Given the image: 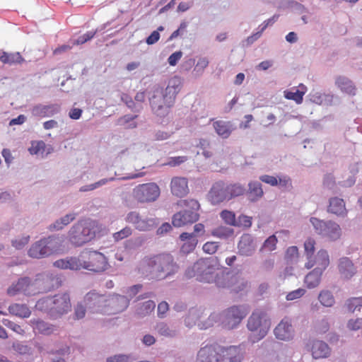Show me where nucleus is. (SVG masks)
Masks as SVG:
<instances>
[{
	"mask_svg": "<svg viewBox=\"0 0 362 362\" xmlns=\"http://www.w3.org/2000/svg\"><path fill=\"white\" fill-rule=\"evenodd\" d=\"M83 303L88 310L92 313H105L106 296L100 294L95 291H90L87 293L83 299Z\"/></svg>",
	"mask_w": 362,
	"mask_h": 362,
	"instance_id": "obj_15",
	"label": "nucleus"
},
{
	"mask_svg": "<svg viewBox=\"0 0 362 362\" xmlns=\"http://www.w3.org/2000/svg\"><path fill=\"white\" fill-rule=\"evenodd\" d=\"M309 97L312 102L320 105H328L331 101L329 95L325 92H312Z\"/></svg>",
	"mask_w": 362,
	"mask_h": 362,
	"instance_id": "obj_42",
	"label": "nucleus"
},
{
	"mask_svg": "<svg viewBox=\"0 0 362 362\" xmlns=\"http://www.w3.org/2000/svg\"><path fill=\"white\" fill-rule=\"evenodd\" d=\"M150 105L160 124L168 125L171 120L170 108L173 105L175 92H149Z\"/></svg>",
	"mask_w": 362,
	"mask_h": 362,
	"instance_id": "obj_9",
	"label": "nucleus"
},
{
	"mask_svg": "<svg viewBox=\"0 0 362 362\" xmlns=\"http://www.w3.org/2000/svg\"><path fill=\"white\" fill-rule=\"evenodd\" d=\"M0 61L4 64H20L23 61V58L19 52L7 53L3 52L0 55Z\"/></svg>",
	"mask_w": 362,
	"mask_h": 362,
	"instance_id": "obj_41",
	"label": "nucleus"
},
{
	"mask_svg": "<svg viewBox=\"0 0 362 362\" xmlns=\"http://www.w3.org/2000/svg\"><path fill=\"white\" fill-rule=\"evenodd\" d=\"M207 198L213 205L229 201L228 184L223 181L214 183L208 192Z\"/></svg>",
	"mask_w": 362,
	"mask_h": 362,
	"instance_id": "obj_18",
	"label": "nucleus"
},
{
	"mask_svg": "<svg viewBox=\"0 0 362 362\" xmlns=\"http://www.w3.org/2000/svg\"><path fill=\"white\" fill-rule=\"evenodd\" d=\"M245 189L240 184H228L229 200L244 194Z\"/></svg>",
	"mask_w": 362,
	"mask_h": 362,
	"instance_id": "obj_47",
	"label": "nucleus"
},
{
	"mask_svg": "<svg viewBox=\"0 0 362 362\" xmlns=\"http://www.w3.org/2000/svg\"><path fill=\"white\" fill-rule=\"evenodd\" d=\"M30 240L29 235H23L21 237H18L12 240V245L16 249H21L24 246H25Z\"/></svg>",
	"mask_w": 362,
	"mask_h": 362,
	"instance_id": "obj_56",
	"label": "nucleus"
},
{
	"mask_svg": "<svg viewBox=\"0 0 362 362\" xmlns=\"http://www.w3.org/2000/svg\"><path fill=\"white\" fill-rule=\"evenodd\" d=\"M336 83L337 87L341 90H352L354 89L353 83L345 77H339L336 81Z\"/></svg>",
	"mask_w": 362,
	"mask_h": 362,
	"instance_id": "obj_50",
	"label": "nucleus"
},
{
	"mask_svg": "<svg viewBox=\"0 0 362 362\" xmlns=\"http://www.w3.org/2000/svg\"><path fill=\"white\" fill-rule=\"evenodd\" d=\"M298 248L296 246H291L286 251L285 257L287 260L293 262L298 257Z\"/></svg>",
	"mask_w": 362,
	"mask_h": 362,
	"instance_id": "obj_58",
	"label": "nucleus"
},
{
	"mask_svg": "<svg viewBox=\"0 0 362 362\" xmlns=\"http://www.w3.org/2000/svg\"><path fill=\"white\" fill-rule=\"evenodd\" d=\"M179 267L173 256L163 254L153 257H144L139 265L138 269L142 274H155L157 278L164 279L174 274Z\"/></svg>",
	"mask_w": 362,
	"mask_h": 362,
	"instance_id": "obj_3",
	"label": "nucleus"
},
{
	"mask_svg": "<svg viewBox=\"0 0 362 362\" xmlns=\"http://www.w3.org/2000/svg\"><path fill=\"white\" fill-rule=\"evenodd\" d=\"M144 242V239L141 236L131 238L126 241L125 247L127 249H134L136 247L141 246Z\"/></svg>",
	"mask_w": 362,
	"mask_h": 362,
	"instance_id": "obj_54",
	"label": "nucleus"
},
{
	"mask_svg": "<svg viewBox=\"0 0 362 362\" xmlns=\"http://www.w3.org/2000/svg\"><path fill=\"white\" fill-rule=\"evenodd\" d=\"M209 63V60L206 57H200L194 69V71L199 75L202 74L204 70L208 66Z\"/></svg>",
	"mask_w": 362,
	"mask_h": 362,
	"instance_id": "obj_55",
	"label": "nucleus"
},
{
	"mask_svg": "<svg viewBox=\"0 0 362 362\" xmlns=\"http://www.w3.org/2000/svg\"><path fill=\"white\" fill-rule=\"evenodd\" d=\"M347 310L351 313L359 311L362 308V297L349 298L345 303Z\"/></svg>",
	"mask_w": 362,
	"mask_h": 362,
	"instance_id": "obj_46",
	"label": "nucleus"
},
{
	"mask_svg": "<svg viewBox=\"0 0 362 362\" xmlns=\"http://www.w3.org/2000/svg\"><path fill=\"white\" fill-rule=\"evenodd\" d=\"M278 185L286 189H291L292 188V180L288 175H278Z\"/></svg>",
	"mask_w": 362,
	"mask_h": 362,
	"instance_id": "obj_60",
	"label": "nucleus"
},
{
	"mask_svg": "<svg viewBox=\"0 0 362 362\" xmlns=\"http://www.w3.org/2000/svg\"><path fill=\"white\" fill-rule=\"evenodd\" d=\"M310 223L317 235L328 240L336 241L341 236L340 226L333 221H323L315 217H311Z\"/></svg>",
	"mask_w": 362,
	"mask_h": 362,
	"instance_id": "obj_13",
	"label": "nucleus"
},
{
	"mask_svg": "<svg viewBox=\"0 0 362 362\" xmlns=\"http://www.w3.org/2000/svg\"><path fill=\"white\" fill-rule=\"evenodd\" d=\"M154 329L158 335L165 338L173 339L179 334V330L177 327L170 326L164 322L157 323Z\"/></svg>",
	"mask_w": 362,
	"mask_h": 362,
	"instance_id": "obj_31",
	"label": "nucleus"
},
{
	"mask_svg": "<svg viewBox=\"0 0 362 362\" xmlns=\"http://www.w3.org/2000/svg\"><path fill=\"white\" fill-rule=\"evenodd\" d=\"M60 106L57 104L48 105H39L33 107L32 113L35 116L39 117H51L58 113Z\"/></svg>",
	"mask_w": 362,
	"mask_h": 362,
	"instance_id": "obj_33",
	"label": "nucleus"
},
{
	"mask_svg": "<svg viewBox=\"0 0 362 362\" xmlns=\"http://www.w3.org/2000/svg\"><path fill=\"white\" fill-rule=\"evenodd\" d=\"M329 329V323L327 319L323 318L315 325V329L319 333H325Z\"/></svg>",
	"mask_w": 362,
	"mask_h": 362,
	"instance_id": "obj_62",
	"label": "nucleus"
},
{
	"mask_svg": "<svg viewBox=\"0 0 362 362\" xmlns=\"http://www.w3.org/2000/svg\"><path fill=\"white\" fill-rule=\"evenodd\" d=\"M204 315V310L201 308H192L189 310L185 319V324L187 327H192L200 320Z\"/></svg>",
	"mask_w": 362,
	"mask_h": 362,
	"instance_id": "obj_37",
	"label": "nucleus"
},
{
	"mask_svg": "<svg viewBox=\"0 0 362 362\" xmlns=\"http://www.w3.org/2000/svg\"><path fill=\"white\" fill-rule=\"evenodd\" d=\"M227 279L226 280V285L225 286H220V288H230L235 292L243 291L247 286V282L238 275H231L226 272Z\"/></svg>",
	"mask_w": 362,
	"mask_h": 362,
	"instance_id": "obj_27",
	"label": "nucleus"
},
{
	"mask_svg": "<svg viewBox=\"0 0 362 362\" xmlns=\"http://www.w3.org/2000/svg\"><path fill=\"white\" fill-rule=\"evenodd\" d=\"M170 189L173 195L179 197L187 195L189 192L187 179L183 177H175L170 182Z\"/></svg>",
	"mask_w": 362,
	"mask_h": 362,
	"instance_id": "obj_24",
	"label": "nucleus"
},
{
	"mask_svg": "<svg viewBox=\"0 0 362 362\" xmlns=\"http://www.w3.org/2000/svg\"><path fill=\"white\" fill-rule=\"evenodd\" d=\"M77 216L75 212L68 213L60 218L55 220L52 223L49 225L48 230L50 231H59L64 229L66 226L74 221Z\"/></svg>",
	"mask_w": 362,
	"mask_h": 362,
	"instance_id": "obj_29",
	"label": "nucleus"
},
{
	"mask_svg": "<svg viewBox=\"0 0 362 362\" xmlns=\"http://www.w3.org/2000/svg\"><path fill=\"white\" fill-rule=\"evenodd\" d=\"M35 309L47 314L51 319H58L69 313L71 310L70 296L67 293H59L39 299Z\"/></svg>",
	"mask_w": 362,
	"mask_h": 362,
	"instance_id": "obj_5",
	"label": "nucleus"
},
{
	"mask_svg": "<svg viewBox=\"0 0 362 362\" xmlns=\"http://www.w3.org/2000/svg\"><path fill=\"white\" fill-rule=\"evenodd\" d=\"M252 226V218L250 216L246 215L240 216L238 219H236V224L235 226L244 227V228H250Z\"/></svg>",
	"mask_w": 362,
	"mask_h": 362,
	"instance_id": "obj_57",
	"label": "nucleus"
},
{
	"mask_svg": "<svg viewBox=\"0 0 362 362\" xmlns=\"http://www.w3.org/2000/svg\"><path fill=\"white\" fill-rule=\"evenodd\" d=\"M323 272L313 269L305 276L304 284L308 288L312 289L317 287L321 282V278Z\"/></svg>",
	"mask_w": 362,
	"mask_h": 362,
	"instance_id": "obj_36",
	"label": "nucleus"
},
{
	"mask_svg": "<svg viewBox=\"0 0 362 362\" xmlns=\"http://www.w3.org/2000/svg\"><path fill=\"white\" fill-rule=\"evenodd\" d=\"M249 313L245 305H235L223 310L221 313H213L209 317V325L219 322L226 329H236Z\"/></svg>",
	"mask_w": 362,
	"mask_h": 362,
	"instance_id": "obj_7",
	"label": "nucleus"
},
{
	"mask_svg": "<svg viewBox=\"0 0 362 362\" xmlns=\"http://www.w3.org/2000/svg\"><path fill=\"white\" fill-rule=\"evenodd\" d=\"M213 125L216 134L223 139L228 138L235 129L233 124L228 121H216Z\"/></svg>",
	"mask_w": 362,
	"mask_h": 362,
	"instance_id": "obj_34",
	"label": "nucleus"
},
{
	"mask_svg": "<svg viewBox=\"0 0 362 362\" xmlns=\"http://www.w3.org/2000/svg\"><path fill=\"white\" fill-rule=\"evenodd\" d=\"M86 310L88 309L83 303V300L78 303L74 308L75 318L77 320L83 319L86 315Z\"/></svg>",
	"mask_w": 362,
	"mask_h": 362,
	"instance_id": "obj_53",
	"label": "nucleus"
},
{
	"mask_svg": "<svg viewBox=\"0 0 362 362\" xmlns=\"http://www.w3.org/2000/svg\"><path fill=\"white\" fill-rule=\"evenodd\" d=\"M327 212L337 217L345 218L349 211L346 207V203L343 199L338 197H333L329 199Z\"/></svg>",
	"mask_w": 362,
	"mask_h": 362,
	"instance_id": "obj_23",
	"label": "nucleus"
},
{
	"mask_svg": "<svg viewBox=\"0 0 362 362\" xmlns=\"http://www.w3.org/2000/svg\"><path fill=\"white\" fill-rule=\"evenodd\" d=\"M279 16L274 15L271 18H269L268 20L264 21V23L260 25L261 29L260 31L257 33L252 36H250L247 37V42L249 43H252L255 40H256L257 38H259L262 34V33L269 25L273 24L278 18Z\"/></svg>",
	"mask_w": 362,
	"mask_h": 362,
	"instance_id": "obj_48",
	"label": "nucleus"
},
{
	"mask_svg": "<svg viewBox=\"0 0 362 362\" xmlns=\"http://www.w3.org/2000/svg\"><path fill=\"white\" fill-rule=\"evenodd\" d=\"M238 252L244 256L252 255L256 249V244L252 236L244 234L241 236L238 245Z\"/></svg>",
	"mask_w": 362,
	"mask_h": 362,
	"instance_id": "obj_25",
	"label": "nucleus"
},
{
	"mask_svg": "<svg viewBox=\"0 0 362 362\" xmlns=\"http://www.w3.org/2000/svg\"><path fill=\"white\" fill-rule=\"evenodd\" d=\"M337 270L340 279L343 281L351 279L357 273L354 263L347 257H342L338 259Z\"/></svg>",
	"mask_w": 362,
	"mask_h": 362,
	"instance_id": "obj_21",
	"label": "nucleus"
},
{
	"mask_svg": "<svg viewBox=\"0 0 362 362\" xmlns=\"http://www.w3.org/2000/svg\"><path fill=\"white\" fill-rule=\"evenodd\" d=\"M55 276L50 273L38 274L35 278L23 276L13 281L6 289V294L15 297L20 294L25 296H33L40 292L41 281L45 279H54Z\"/></svg>",
	"mask_w": 362,
	"mask_h": 362,
	"instance_id": "obj_6",
	"label": "nucleus"
},
{
	"mask_svg": "<svg viewBox=\"0 0 362 362\" xmlns=\"http://www.w3.org/2000/svg\"><path fill=\"white\" fill-rule=\"evenodd\" d=\"M329 264L330 258L328 252L325 249H320L316 255L307 260L305 267L308 269L315 267L314 269L324 272Z\"/></svg>",
	"mask_w": 362,
	"mask_h": 362,
	"instance_id": "obj_19",
	"label": "nucleus"
},
{
	"mask_svg": "<svg viewBox=\"0 0 362 362\" xmlns=\"http://www.w3.org/2000/svg\"><path fill=\"white\" fill-rule=\"evenodd\" d=\"M129 305V300L125 296L112 294L106 296L105 313L117 314L124 311Z\"/></svg>",
	"mask_w": 362,
	"mask_h": 362,
	"instance_id": "obj_17",
	"label": "nucleus"
},
{
	"mask_svg": "<svg viewBox=\"0 0 362 362\" xmlns=\"http://www.w3.org/2000/svg\"><path fill=\"white\" fill-rule=\"evenodd\" d=\"M180 238L184 242L180 248V252L184 254L192 252L198 243V240L194 233H182L180 235Z\"/></svg>",
	"mask_w": 362,
	"mask_h": 362,
	"instance_id": "obj_32",
	"label": "nucleus"
},
{
	"mask_svg": "<svg viewBox=\"0 0 362 362\" xmlns=\"http://www.w3.org/2000/svg\"><path fill=\"white\" fill-rule=\"evenodd\" d=\"M8 314L17 317L25 319L30 317L32 311L25 303H13L8 307Z\"/></svg>",
	"mask_w": 362,
	"mask_h": 362,
	"instance_id": "obj_28",
	"label": "nucleus"
},
{
	"mask_svg": "<svg viewBox=\"0 0 362 362\" xmlns=\"http://www.w3.org/2000/svg\"><path fill=\"white\" fill-rule=\"evenodd\" d=\"M126 222L132 224L139 231H148L155 228L158 223L153 218H143L138 211L129 212L125 217Z\"/></svg>",
	"mask_w": 362,
	"mask_h": 362,
	"instance_id": "obj_16",
	"label": "nucleus"
},
{
	"mask_svg": "<svg viewBox=\"0 0 362 362\" xmlns=\"http://www.w3.org/2000/svg\"><path fill=\"white\" fill-rule=\"evenodd\" d=\"M145 146L142 144H136L131 146L126 151V153L131 160H138L141 158L145 151Z\"/></svg>",
	"mask_w": 362,
	"mask_h": 362,
	"instance_id": "obj_40",
	"label": "nucleus"
},
{
	"mask_svg": "<svg viewBox=\"0 0 362 362\" xmlns=\"http://www.w3.org/2000/svg\"><path fill=\"white\" fill-rule=\"evenodd\" d=\"M274 334L279 340H292L295 336V330L291 320L287 317L282 319L274 329Z\"/></svg>",
	"mask_w": 362,
	"mask_h": 362,
	"instance_id": "obj_20",
	"label": "nucleus"
},
{
	"mask_svg": "<svg viewBox=\"0 0 362 362\" xmlns=\"http://www.w3.org/2000/svg\"><path fill=\"white\" fill-rule=\"evenodd\" d=\"M133 233L132 228L126 226L118 232L113 233L112 237L115 241L118 242L129 237Z\"/></svg>",
	"mask_w": 362,
	"mask_h": 362,
	"instance_id": "obj_52",
	"label": "nucleus"
},
{
	"mask_svg": "<svg viewBox=\"0 0 362 362\" xmlns=\"http://www.w3.org/2000/svg\"><path fill=\"white\" fill-rule=\"evenodd\" d=\"M308 350L315 359L327 358L331 353L329 346L320 340H313L307 345Z\"/></svg>",
	"mask_w": 362,
	"mask_h": 362,
	"instance_id": "obj_22",
	"label": "nucleus"
},
{
	"mask_svg": "<svg viewBox=\"0 0 362 362\" xmlns=\"http://www.w3.org/2000/svg\"><path fill=\"white\" fill-rule=\"evenodd\" d=\"M284 97L288 100H294L297 104H300L303 101L305 92H284Z\"/></svg>",
	"mask_w": 362,
	"mask_h": 362,
	"instance_id": "obj_59",
	"label": "nucleus"
},
{
	"mask_svg": "<svg viewBox=\"0 0 362 362\" xmlns=\"http://www.w3.org/2000/svg\"><path fill=\"white\" fill-rule=\"evenodd\" d=\"M160 194V189L155 182L140 184L132 190V197L139 203H151L156 201Z\"/></svg>",
	"mask_w": 362,
	"mask_h": 362,
	"instance_id": "obj_14",
	"label": "nucleus"
},
{
	"mask_svg": "<svg viewBox=\"0 0 362 362\" xmlns=\"http://www.w3.org/2000/svg\"><path fill=\"white\" fill-rule=\"evenodd\" d=\"M29 325L35 333L49 335L55 331L54 325L39 318H33L29 321Z\"/></svg>",
	"mask_w": 362,
	"mask_h": 362,
	"instance_id": "obj_26",
	"label": "nucleus"
},
{
	"mask_svg": "<svg viewBox=\"0 0 362 362\" xmlns=\"http://www.w3.org/2000/svg\"><path fill=\"white\" fill-rule=\"evenodd\" d=\"M135 117L136 116L133 115H125L117 120V124L124 126L127 128H134L136 126V124L134 122Z\"/></svg>",
	"mask_w": 362,
	"mask_h": 362,
	"instance_id": "obj_51",
	"label": "nucleus"
},
{
	"mask_svg": "<svg viewBox=\"0 0 362 362\" xmlns=\"http://www.w3.org/2000/svg\"><path fill=\"white\" fill-rule=\"evenodd\" d=\"M346 326L350 330H358L362 327V318L350 319L348 321Z\"/></svg>",
	"mask_w": 362,
	"mask_h": 362,
	"instance_id": "obj_63",
	"label": "nucleus"
},
{
	"mask_svg": "<svg viewBox=\"0 0 362 362\" xmlns=\"http://www.w3.org/2000/svg\"><path fill=\"white\" fill-rule=\"evenodd\" d=\"M96 33V31H88L80 36L76 40L73 42V45H82L92 39Z\"/></svg>",
	"mask_w": 362,
	"mask_h": 362,
	"instance_id": "obj_61",
	"label": "nucleus"
},
{
	"mask_svg": "<svg viewBox=\"0 0 362 362\" xmlns=\"http://www.w3.org/2000/svg\"><path fill=\"white\" fill-rule=\"evenodd\" d=\"M220 216L225 223L235 226L236 224L235 214L233 211L229 210H223Z\"/></svg>",
	"mask_w": 362,
	"mask_h": 362,
	"instance_id": "obj_49",
	"label": "nucleus"
},
{
	"mask_svg": "<svg viewBox=\"0 0 362 362\" xmlns=\"http://www.w3.org/2000/svg\"><path fill=\"white\" fill-rule=\"evenodd\" d=\"M316 241L313 238L308 237L304 242V254L307 260L315 255Z\"/></svg>",
	"mask_w": 362,
	"mask_h": 362,
	"instance_id": "obj_43",
	"label": "nucleus"
},
{
	"mask_svg": "<svg viewBox=\"0 0 362 362\" xmlns=\"http://www.w3.org/2000/svg\"><path fill=\"white\" fill-rule=\"evenodd\" d=\"M278 239L275 235L268 237L263 243L259 249L260 252H272L276 249Z\"/></svg>",
	"mask_w": 362,
	"mask_h": 362,
	"instance_id": "obj_44",
	"label": "nucleus"
},
{
	"mask_svg": "<svg viewBox=\"0 0 362 362\" xmlns=\"http://www.w3.org/2000/svg\"><path fill=\"white\" fill-rule=\"evenodd\" d=\"M155 307L156 303L153 300H148L137 305L136 314L139 317H145L149 315L154 310Z\"/></svg>",
	"mask_w": 362,
	"mask_h": 362,
	"instance_id": "obj_39",
	"label": "nucleus"
},
{
	"mask_svg": "<svg viewBox=\"0 0 362 362\" xmlns=\"http://www.w3.org/2000/svg\"><path fill=\"white\" fill-rule=\"evenodd\" d=\"M63 239L58 235L42 238L33 243L28 251V256L42 259L64 251Z\"/></svg>",
	"mask_w": 362,
	"mask_h": 362,
	"instance_id": "obj_8",
	"label": "nucleus"
},
{
	"mask_svg": "<svg viewBox=\"0 0 362 362\" xmlns=\"http://www.w3.org/2000/svg\"><path fill=\"white\" fill-rule=\"evenodd\" d=\"M54 266L62 269L79 270L85 269L93 272H103L109 268L107 257L97 251H83L78 257L60 259Z\"/></svg>",
	"mask_w": 362,
	"mask_h": 362,
	"instance_id": "obj_2",
	"label": "nucleus"
},
{
	"mask_svg": "<svg viewBox=\"0 0 362 362\" xmlns=\"http://www.w3.org/2000/svg\"><path fill=\"white\" fill-rule=\"evenodd\" d=\"M270 327V320L264 311H254L247 322V328L251 332L249 336L250 341L254 344L264 338Z\"/></svg>",
	"mask_w": 362,
	"mask_h": 362,
	"instance_id": "obj_11",
	"label": "nucleus"
},
{
	"mask_svg": "<svg viewBox=\"0 0 362 362\" xmlns=\"http://www.w3.org/2000/svg\"><path fill=\"white\" fill-rule=\"evenodd\" d=\"M318 300L320 304L327 308H331L335 304V298L333 293L328 290H322L318 295Z\"/></svg>",
	"mask_w": 362,
	"mask_h": 362,
	"instance_id": "obj_38",
	"label": "nucleus"
},
{
	"mask_svg": "<svg viewBox=\"0 0 362 362\" xmlns=\"http://www.w3.org/2000/svg\"><path fill=\"white\" fill-rule=\"evenodd\" d=\"M106 362H131V360L127 355L117 354L107 358Z\"/></svg>",
	"mask_w": 362,
	"mask_h": 362,
	"instance_id": "obj_64",
	"label": "nucleus"
},
{
	"mask_svg": "<svg viewBox=\"0 0 362 362\" xmlns=\"http://www.w3.org/2000/svg\"><path fill=\"white\" fill-rule=\"evenodd\" d=\"M177 204L185 209L182 211L177 212L173 216V224L175 227H182L198 220L199 214L197 211L200 208V205L197 200H180Z\"/></svg>",
	"mask_w": 362,
	"mask_h": 362,
	"instance_id": "obj_12",
	"label": "nucleus"
},
{
	"mask_svg": "<svg viewBox=\"0 0 362 362\" xmlns=\"http://www.w3.org/2000/svg\"><path fill=\"white\" fill-rule=\"evenodd\" d=\"M98 228L96 221L82 219L74 224L68 232V239L73 245L81 246L95 236Z\"/></svg>",
	"mask_w": 362,
	"mask_h": 362,
	"instance_id": "obj_10",
	"label": "nucleus"
},
{
	"mask_svg": "<svg viewBox=\"0 0 362 362\" xmlns=\"http://www.w3.org/2000/svg\"><path fill=\"white\" fill-rule=\"evenodd\" d=\"M185 274L188 277H196L202 282L214 283L218 287L226 285L227 275L216 257L199 259L187 269Z\"/></svg>",
	"mask_w": 362,
	"mask_h": 362,
	"instance_id": "obj_1",
	"label": "nucleus"
},
{
	"mask_svg": "<svg viewBox=\"0 0 362 362\" xmlns=\"http://www.w3.org/2000/svg\"><path fill=\"white\" fill-rule=\"evenodd\" d=\"M52 146H47L43 141H32L28 151L32 156L45 157L52 151Z\"/></svg>",
	"mask_w": 362,
	"mask_h": 362,
	"instance_id": "obj_30",
	"label": "nucleus"
},
{
	"mask_svg": "<svg viewBox=\"0 0 362 362\" xmlns=\"http://www.w3.org/2000/svg\"><path fill=\"white\" fill-rule=\"evenodd\" d=\"M243 349L240 346H230L215 349L206 346L199 349L196 362H241Z\"/></svg>",
	"mask_w": 362,
	"mask_h": 362,
	"instance_id": "obj_4",
	"label": "nucleus"
},
{
	"mask_svg": "<svg viewBox=\"0 0 362 362\" xmlns=\"http://www.w3.org/2000/svg\"><path fill=\"white\" fill-rule=\"evenodd\" d=\"M248 196L252 202H257L264 195L262 184L258 181H250L248 183Z\"/></svg>",
	"mask_w": 362,
	"mask_h": 362,
	"instance_id": "obj_35",
	"label": "nucleus"
},
{
	"mask_svg": "<svg viewBox=\"0 0 362 362\" xmlns=\"http://www.w3.org/2000/svg\"><path fill=\"white\" fill-rule=\"evenodd\" d=\"M234 233L233 229L226 226H220L214 229L211 235L221 239H227L232 236Z\"/></svg>",
	"mask_w": 362,
	"mask_h": 362,
	"instance_id": "obj_45",
	"label": "nucleus"
}]
</instances>
